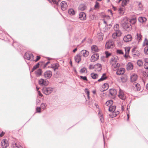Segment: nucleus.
Wrapping results in <instances>:
<instances>
[{
    "label": "nucleus",
    "mask_w": 148,
    "mask_h": 148,
    "mask_svg": "<svg viewBox=\"0 0 148 148\" xmlns=\"http://www.w3.org/2000/svg\"><path fill=\"white\" fill-rule=\"evenodd\" d=\"M122 27L125 30L129 32L132 29V26L131 24L129 22L127 18H124L121 21Z\"/></svg>",
    "instance_id": "1"
},
{
    "label": "nucleus",
    "mask_w": 148,
    "mask_h": 148,
    "mask_svg": "<svg viewBox=\"0 0 148 148\" xmlns=\"http://www.w3.org/2000/svg\"><path fill=\"white\" fill-rule=\"evenodd\" d=\"M53 90V88L51 87H45L42 89L43 93L47 95L50 94Z\"/></svg>",
    "instance_id": "2"
},
{
    "label": "nucleus",
    "mask_w": 148,
    "mask_h": 148,
    "mask_svg": "<svg viewBox=\"0 0 148 148\" xmlns=\"http://www.w3.org/2000/svg\"><path fill=\"white\" fill-rule=\"evenodd\" d=\"M114 47V44L111 40L108 41L106 43L105 47L107 49H112Z\"/></svg>",
    "instance_id": "3"
},
{
    "label": "nucleus",
    "mask_w": 148,
    "mask_h": 148,
    "mask_svg": "<svg viewBox=\"0 0 148 148\" xmlns=\"http://www.w3.org/2000/svg\"><path fill=\"white\" fill-rule=\"evenodd\" d=\"M34 56L33 54L31 53H29L28 52H26L24 55V58L28 60H30L32 61L34 60Z\"/></svg>",
    "instance_id": "4"
},
{
    "label": "nucleus",
    "mask_w": 148,
    "mask_h": 148,
    "mask_svg": "<svg viewBox=\"0 0 148 148\" xmlns=\"http://www.w3.org/2000/svg\"><path fill=\"white\" fill-rule=\"evenodd\" d=\"M118 96L120 99L124 101L126 99L125 95L124 94L123 90H122L120 89H119Z\"/></svg>",
    "instance_id": "5"
},
{
    "label": "nucleus",
    "mask_w": 148,
    "mask_h": 148,
    "mask_svg": "<svg viewBox=\"0 0 148 148\" xmlns=\"http://www.w3.org/2000/svg\"><path fill=\"white\" fill-rule=\"evenodd\" d=\"M111 64L112 68L114 71H116L117 70L120 66L119 64L116 62H114L113 63H112Z\"/></svg>",
    "instance_id": "6"
},
{
    "label": "nucleus",
    "mask_w": 148,
    "mask_h": 148,
    "mask_svg": "<svg viewBox=\"0 0 148 148\" xmlns=\"http://www.w3.org/2000/svg\"><path fill=\"white\" fill-rule=\"evenodd\" d=\"M133 88L135 91H139L140 89V86L139 84L134 82L133 84Z\"/></svg>",
    "instance_id": "7"
},
{
    "label": "nucleus",
    "mask_w": 148,
    "mask_h": 148,
    "mask_svg": "<svg viewBox=\"0 0 148 148\" xmlns=\"http://www.w3.org/2000/svg\"><path fill=\"white\" fill-rule=\"evenodd\" d=\"M39 84L40 85L42 86H46L48 84V82L47 80H45L42 79H41L39 80Z\"/></svg>",
    "instance_id": "8"
},
{
    "label": "nucleus",
    "mask_w": 148,
    "mask_h": 148,
    "mask_svg": "<svg viewBox=\"0 0 148 148\" xmlns=\"http://www.w3.org/2000/svg\"><path fill=\"white\" fill-rule=\"evenodd\" d=\"M132 37L131 35L128 34L124 36L123 40L125 42L131 41L132 39Z\"/></svg>",
    "instance_id": "9"
},
{
    "label": "nucleus",
    "mask_w": 148,
    "mask_h": 148,
    "mask_svg": "<svg viewBox=\"0 0 148 148\" xmlns=\"http://www.w3.org/2000/svg\"><path fill=\"white\" fill-rule=\"evenodd\" d=\"M99 56L97 53H95L93 55L91 58V61L92 62H94L97 60L99 58Z\"/></svg>",
    "instance_id": "10"
},
{
    "label": "nucleus",
    "mask_w": 148,
    "mask_h": 148,
    "mask_svg": "<svg viewBox=\"0 0 148 148\" xmlns=\"http://www.w3.org/2000/svg\"><path fill=\"white\" fill-rule=\"evenodd\" d=\"M1 145L2 147L3 148H6L8 145V141L6 139H3L1 142Z\"/></svg>",
    "instance_id": "11"
},
{
    "label": "nucleus",
    "mask_w": 148,
    "mask_h": 148,
    "mask_svg": "<svg viewBox=\"0 0 148 148\" xmlns=\"http://www.w3.org/2000/svg\"><path fill=\"white\" fill-rule=\"evenodd\" d=\"M44 77L47 79L50 78L52 76V72L50 71H48L44 73Z\"/></svg>",
    "instance_id": "12"
},
{
    "label": "nucleus",
    "mask_w": 148,
    "mask_h": 148,
    "mask_svg": "<svg viewBox=\"0 0 148 148\" xmlns=\"http://www.w3.org/2000/svg\"><path fill=\"white\" fill-rule=\"evenodd\" d=\"M61 8L62 10H66L67 7L66 3L65 1H62L61 3Z\"/></svg>",
    "instance_id": "13"
},
{
    "label": "nucleus",
    "mask_w": 148,
    "mask_h": 148,
    "mask_svg": "<svg viewBox=\"0 0 148 148\" xmlns=\"http://www.w3.org/2000/svg\"><path fill=\"white\" fill-rule=\"evenodd\" d=\"M80 53L81 56H82L85 57H86L89 55V52L86 50H83L81 51Z\"/></svg>",
    "instance_id": "14"
},
{
    "label": "nucleus",
    "mask_w": 148,
    "mask_h": 148,
    "mask_svg": "<svg viewBox=\"0 0 148 148\" xmlns=\"http://www.w3.org/2000/svg\"><path fill=\"white\" fill-rule=\"evenodd\" d=\"M125 71V70L124 68H121L118 70H117L116 74L118 75H122L124 73Z\"/></svg>",
    "instance_id": "15"
},
{
    "label": "nucleus",
    "mask_w": 148,
    "mask_h": 148,
    "mask_svg": "<svg viewBox=\"0 0 148 148\" xmlns=\"http://www.w3.org/2000/svg\"><path fill=\"white\" fill-rule=\"evenodd\" d=\"M94 69L97 71H100L102 69L101 64L99 63L96 64L94 65Z\"/></svg>",
    "instance_id": "16"
},
{
    "label": "nucleus",
    "mask_w": 148,
    "mask_h": 148,
    "mask_svg": "<svg viewBox=\"0 0 148 148\" xmlns=\"http://www.w3.org/2000/svg\"><path fill=\"white\" fill-rule=\"evenodd\" d=\"M92 51L93 53L98 52L99 51L97 46L96 45H93L91 47Z\"/></svg>",
    "instance_id": "17"
},
{
    "label": "nucleus",
    "mask_w": 148,
    "mask_h": 148,
    "mask_svg": "<svg viewBox=\"0 0 148 148\" xmlns=\"http://www.w3.org/2000/svg\"><path fill=\"white\" fill-rule=\"evenodd\" d=\"M79 18L82 20H84L86 18L85 14L83 12L80 13L79 15Z\"/></svg>",
    "instance_id": "18"
},
{
    "label": "nucleus",
    "mask_w": 148,
    "mask_h": 148,
    "mask_svg": "<svg viewBox=\"0 0 148 148\" xmlns=\"http://www.w3.org/2000/svg\"><path fill=\"white\" fill-rule=\"evenodd\" d=\"M59 65L58 63H54L51 64V68H52L54 71L58 69Z\"/></svg>",
    "instance_id": "19"
},
{
    "label": "nucleus",
    "mask_w": 148,
    "mask_h": 148,
    "mask_svg": "<svg viewBox=\"0 0 148 148\" xmlns=\"http://www.w3.org/2000/svg\"><path fill=\"white\" fill-rule=\"evenodd\" d=\"M81 56L80 54H78L75 57V60L76 62L79 63L81 60Z\"/></svg>",
    "instance_id": "20"
},
{
    "label": "nucleus",
    "mask_w": 148,
    "mask_h": 148,
    "mask_svg": "<svg viewBox=\"0 0 148 148\" xmlns=\"http://www.w3.org/2000/svg\"><path fill=\"white\" fill-rule=\"evenodd\" d=\"M130 49L129 47H126L125 48V54L124 55V57L126 58H128Z\"/></svg>",
    "instance_id": "21"
},
{
    "label": "nucleus",
    "mask_w": 148,
    "mask_h": 148,
    "mask_svg": "<svg viewBox=\"0 0 148 148\" xmlns=\"http://www.w3.org/2000/svg\"><path fill=\"white\" fill-rule=\"evenodd\" d=\"M109 92L111 96H114L117 94V91L115 89H111L109 90Z\"/></svg>",
    "instance_id": "22"
},
{
    "label": "nucleus",
    "mask_w": 148,
    "mask_h": 148,
    "mask_svg": "<svg viewBox=\"0 0 148 148\" xmlns=\"http://www.w3.org/2000/svg\"><path fill=\"white\" fill-rule=\"evenodd\" d=\"M119 26L118 24H116L114 27V31L115 32H119V33H121V31L119 29Z\"/></svg>",
    "instance_id": "23"
},
{
    "label": "nucleus",
    "mask_w": 148,
    "mask_h": 148,
    "mask_svg": "<svg viewBox=\"0 0 148 148\" xmlns=\"http://www.w3.org/2000/svg\"><path fill=\"white\" fill-rule=\"evenodd\" d=\"M138 76L137 75L134 74L130 77L131 81L132 82L136 81L137 79Z\"/></svg>",
    "instance_id": "24"
},
{
    "label": "nucleus",
    "mask_w": 148,
    "mask_h": 148,
    "mask_svg": "<svg viewBox=\"0 0 148 148\" xmlns=\"http://www.w3.org/2000/svg\"><path fill=\"white\" fill-rule=\"evenodd\" d=\"M121 33H119L118 32H114L112 35V37L113 38L115 39L117 38V37L120 36H121Z\"/></svg>",
    "instance_id": "25"
},
{
    "label": "nucleus",
    "mask_w": 148,
    "mask_h": 148,
    "mask_svg": "<svg viewBox=\"0 0 148 148\" xmlns=\"http://www.w3.org/2000/svg\"><path fill=\"white\" fill-rule=\"evenodd\" d=\"M103 23L105 24V27L106 28V30H108L112 27V25L110 23L108 24H107V23L105 20L103 21Z\"/></svg>",
    "instance_id": "26"
},
{
    "label": "nucleus",
    "mask_w": 148,
    "mask_h": 148,
    "mask_svg": "<svg viewBox=\"0 0 148 148\" xmlns=\"http://www.w3.org/2000/svg\"><path fill=\"white\" fill-rule=\"evenodd\" d=\"M97 38L99 40H102L103 38V34L101 32L98 33L97 35Z\"/></svg>",
    "instance_id": "27"
},
{
    "label": "nucleus",
    "mask_w": 148,
    "mask_h": 148,
    "mask_svg": "<svg viewBox=\"0 0 148 148\" xmlns=\"http://www.w3.org/2000/svg\"><path fill=\"white\" fill-rule=\"evenodd\" d=\"M119 60L118 57L117 56H114L112 57L111 58V63L114 62H117Z\"/></svg>",
    "instance_id": "28"
},
{
    "label": "nucleus",
    "mask_w": 148,
    "mask_h": 148,
    "mask_svg": "<svg viewBox=\"0 0 148 148\" xmlns=\"http://www.w3.org/2000/svg\"><path fill=\"white\" fill-rule=\"evenodd\" d=\"M107 78V77L106 76V74L103 73L101 78L98 80V81L101 82L104 80L106 79Z\"/></svg>",
    "instance_id": "29"
},
{
    "label": "nucleus",
    "mask_w": 148,
    "mask_h": 148,
    "mask_svg": "<svg viewBox=\"0 0 148 148\" xmlns=\"http://www.w3.org/2000/svg\"><path fill=\"white\" fill-rule=\"evenodd\" d=\"M113 103V101L112 100H110L107 101L106 102V104L107 106L110 107L112 106Z\"/></svg>",
    "instance_id": "30"
},
{
    "label": "nucleus",
    "mask_w": 148,
    "mask_h": 148,
    "mask_svg": "<svg viewBox=\"0 0 148 148\" xmlns=\"http://www.w3.org/2000/svg\"><path fill=\"white\" fill-rule=\"evenodd\" d=\"M129 0H119L118 3H120L121 1H122L121 5L124 7L125 5H126L127 2H128Z\"/></svg>",
    "instance_id": "31"
},
{
    "label": "nucleus",
    "mask_w": 148,
    "mask_h": 148,
    "mask_svg": "<svg viewBox=\"0 0 148 148\" xmlns=\"http://www.w3.org/2000/svg\"><path fill=\"white\" fill-rule=\"evenodd\" d=\"M116 107L115 106H112L109 107L108 109L109 111L110 112H113L116 109Z\"/></svg>",
    "instance_id": "32"
},
{
    "label": "nucleus",
    "mask_w": 148,
    "mask_h": 148,
    "mask_svg": "<svg viewBox=\"0 0 148 148\" xmlns=\"http://www.w3.org/2000/svg\"><path fill=\"white\" fill-rule=\"evenodd\" d=\"M145 63L144 66L145 69L148 70V59L147 58L145 60Z\"/></svg>",
    "instance_id": "33"
},
{
    "label": "nucleus",
    "mask_w": 148,
    "mask_h": 148,
    "mask_svg": "<svg viewBox=\"0 0 148 148\" xmlns=\"http://www.w3.org/2000/svg\"><path fill=\"white\" fill-rule=\"evenodd\" d=\"M133 66L132 64L130 62L127 65V70H132L133 69Z\"/></svg>",
    "instance_id": "34"
},
{
    "label": "nucleus",
    "mask_w": 148,
    "mask_h": 148,
    "mask_svg": "<svg viewBox=\"0 0 148 148\" xmlns=\"http://www.w3.org/2000/svg\"><path fill=\"white\" fill-rule=\"evenodd\" d=\"M12 147H16L17 148H23V147L19 145H17L14 142L12 143Z\"/></svg>",
    "instance_id": "35"
},
{
    "label": "nucleus",
    "mask_w": 148,
    "mask_h": 148,
    "mask_svg": "<svg viewBox=\"0 0 148 148\" xmlns=\"http://www.w3.org/2000/svg\"><path fill=\"white\" fill-rule=\"evenodd\" d=\"M138 20L139 22L140 23H143L146 21L147 19L145 17H140L138 18Z\"/></svg>",
    "instance_id": "36"
},
{
    "label": "nucleus",
    "mask_w": 148,
    "mask_h": 148,
    "mask_svg": "<svg viewBox=\"0 0 148 148\" xmlns=\"http://www.w3.org/2000/svg\"><path fill=\"white\" fill-rule=\"evenodd\" d=\"M109 87L108 84L107 83H105L102 86L103 91H105L108 89Z\"/></svg>",
    "instance_id": "37"
},
{
    "label": "nucleus",
    "mask_w": 148,
    "mask_h": 148,
    "mask_svg": "<svg viewBox=\"0 0 148 148\" xmlns=\"http://www.w3.org/2000/svg\"><path fill=\"white\" fill-rule=\"evenodd\" d=\"M136 21V18H134L131 19L129 21V22L132 24L134 25V24Z\"/></svg>",
    "instance_id": "38"
},
{
    "label": "nucleus",
    "mask_w": 148,
    "mask_h": 148,
    "mask_svg": "<svg viewBox=\"0 0 148 148\" xmlns=\"http://www.w3.org/2000/svg\"><path fill=\"white\" fill-rule=\"evenodd\" d=\"M119 13L120 14L123 15L124 13V7L120 8L119 9Z\"/></svg>",
    "instance_id": "39"
},
{
    "label": "nucleus",
    "mask_w": 148,
    "mask_h": 148,
    "mask_svg": "<svg viewBox=\"0 0 148 148\" xmlns=\"http://www.w3.org/2000/svg\"><path fill=\"white\" fill-rule=\"evenodd\" d=\"M68 13L71 15H73L75 14V12L74 10L73 9H70L68 10Z\"/></svg>",
    "instance_id": "40"
},
{
    "label": "nucleus",
    "mask_w": 148,
    "mask_h": 148,
    "mask_svg": "<svg viewBox=\"0 0 148 148\" xmlns=\"http://www.w3.org/2000/svg\"><path fill=\"white\" fill-rule=\"evenodd\" d=\"M86 8V7L84 4H80L79 7V9L82 11L84 10Z\"/></svg>",
    "instance_id": "41"
},
{
    "label": "nucleus",
    "mask_w": 148,
    "mask_h": 148,
    "mask_svg": "<svg viewBox=\"0 0 148 148\" xmlns=\"http://www.w3.org/2000/svg\"><path fill=\"white\" fill-rule=\"evenodd\" d=\"M91 76L92 78L95 79L97 78L98 75L97 74L92 73L91 74Z\"/></svg>",
    "instance_id": "42"
},
{
    "label": "nucleus",
    "mask_w": 148,
    "mask_h": 148,
    "mask_svg": "<svg viewBox=\"0 0 148 148\" xmlns=\"http://www.w3.org/2000/svg\"><path fill=\"white\" fill-rule=\"evenodd\" d=\"M101 122L102 123L103 122V115L100 113V111L98 113Z\"/></svg>",
    "instance_id": "43"
},
{
    "label": "nucleus",
    "mask_w": 148,
    "mask_h": 148,
    "mask_svg": "<svg viewBox=\"0 0 148 148\" xmlns=\"http://www.w3.org/2000/svg\"><path fill=\"white\" fill-rule=\"evenodd\" d=\"M42 71L41 69H38L36 71V73L38 76H39L41 75Z\"/></svg>",
    "instance_id": "44"
},
{
    "label": "nucleus",
    "mask_w": 148,
    "mask_h": 148,
    "mask_svg": "<svg viewBox=\"0 0 148 148\" xmlns=\"http://www.w3.org/2000/svg\"><path fill=\"white\" fill-rule=\"evenodd\" d=\"M145 45L148 46V40L146 38H145L143 44V47H144Z\"/></svg>",
    "instance_id": "45"
},
{
    "label": "nucleus",
    "mask_w": 148,
    "mask_h": 148,
    "mask_svg": "<svg viewBox=\"0 0 148 148\" xmlns=\"http://www.w3.org/2000/svg\"><path fill=\"white\" fill-rule=\"evenodd\" d=\"M142 37V36L140 34H137L136 38L138 41L141 40Z\"/></svg>",
    "instance_id": "46"
},
{
    "label": "nucleus",
    "mask_w": 148,
    "mask_h": 148,
    "mask_svg": "<svg viewBox=\"0 0 148 148\" xmlns=\"http://www.w3.org/2000/svg\"><path fill=\"white\" fill-rule=\"evenodd\" d=\"M116 52L117 54L120 55L123 54L124 53L123 52V51L121 49H117L116 51Z\"/></svg>",
    "instance_id": "47"
},
{
    "label": "nucleus",
    "mask_w": 148,
    "mask_h": 148,
    "mask_svg": "<svg viewBox=\"0 0 148 148\" xmlns=\"http://www.w3.org/2000/svg\"><path fill=\"white\" fill-rule=\"evenodd\" d=\"M148 70L143 72V75L145 77H148Z\"/></svg>",
    "instance_id": "48"
},
{
    "label": "nucleus",
    "mask_w": 148,
    "mask_h": 148,
    "mask_svg": "<svg viewBox=\"0 0 148 148\" xmlns=\"http://www.w3.org/2000/svg\"><path fill=\"white\" fill-rule=\"evenodd\" d=\"M137 65L139 66H141L143 64L142 61L140 60H138L137 62Z\"/></svg>",
    "instance_id": "49"
},
{
    "label": "nucleus",
    "mask_w": 148,
    "mask_h": 148,
    "mask_svg": "<svg viewBox=\"0 0 148 148\" xmlns=\"http://www.w3.org/2000/svg\"><path fill=\"white\" fill-rule=\"evenodd\" d=\"M144 51L145 54L147 55L148 54V46L145 48Z\"/></svg>",
    "instance_id": "50"
},
{
    "label": "nucleus",
    "mask_w": 148,
    "mask_h": 148,
    "mask_svg": "<svg viewBox=\"0 0 148 148\" xmlns=\"http://www.w3.org/2000/svg\"><path fill=\"white\" fill-rule=\"evenodd\" d=\"M142 5L141 3H140L138 5V10H141L142 9Z\"/></svg>",
    "instance_id": "51"
},
{
    "label": "nucleus",
    "mask_w": 148,
    "mask_h": 148,
    "mask_svg": "<svg viewBox=\"0 0 148 148\" xmlns=\"http://www.w3.org/2000/svg\"><path fill=\"white\" fill-rule=\"evenodd\" d=\"M39 63H37L36 65H34L33 68L32 70H34L38 68L39 66Z\"/></svg>",
    "instance_id": "52"
},
{
    "label": "nucleus",
    "mask_w": 148,
    "mask_h": 148,
    "mask_svg": "<svg viewBox=\"0 0 148 148\" xmlns=\"http://www.w3.org/2000/svg\"><path fill=\"white\" fill-rule=\"evenodd\" d=\"M86 71H87L85 67H83L80 70V72L81 73H83L85 72Z\"/></svg>",
    "instance_id": "53"
},
{
    "label": "nucleus",
    "mask_w": 148,
    "mask_h": 148,
    "mask_svg": "<svg viewBox=\"0 0 148 148\" xmlns=\"http://www.w3.org/2000/svg\"><path fill=\"white\" fill-rule=\"evenodd\" d=\"M46 106V105L45 103H42L40 106V108H42L43 109H44L45 108Z\"/></svg>",
    "instance_id": "54"
},
{
    "label": "nucleus",
    "mask_w": 148,
    "mask_h": 148,
    "mask_svg": "<svg viewBox=\"0 0 148 148\" xmlns=\"http://www.w3.org/2000/svg\"><path fill=\"white\" fill-rule=\"evenodd\" d=\"M85 93L87 94L88 97L89 98V92L88 90L86 88L85 90Z\"/></svg>",
    "instance_id": "55"
},
{
    "label": "nucleus",
    "mask_w": 148,
    "mask_h": 148,
    "mask_svg": "<svg viewBox=\"0 0 148 148\" xmlns=\"http://www.w3.org/2000/svg\"><path fill=\"white\" fill-rule=\"evenodd\" d=\"M105 54L106 55V57L107 58L108 57L110 56L111 55V53L108 52L107 51H105Z\"/></svg>",
    "instance_id": "56"
},
{
    "label": "nucleus",
    "mask_w": 148,
    "mask_h": 148,
    "mask_svg": "<svg viewBox=\"0 0 148 148\" xmlns=\"http://www.w3.org/2000/svg\"><path fill=\"white\" fill-rule=\"evenodd\" d=\"M99 3L97 2H96V3H95V8H98L99 7Z\"/></svg>",
    "instance_id": "57"
},
{
    "label": "nucleus",
    "mask_w": 148,
    "mask_h": 148,
    "mask_svg": "<svg viewBox=\"0 0 148 148\" xmlns=\"http://www.w3.org/2000/svg\"><path fill=\"white\" fill-rule=\"evenodd\" d=\"M80 77L81 79H82L83 80H85V81H87L88 79L85 76H80Z\"/></svg>",
    "instance_id": "58"
},
{
    "label": "nucleus",
    "mask_w": 148,
    "mask_h": 148,
    "mask_svg": "<svg viewBox=\"0 0 148 148\" xmlns=\"http://www.w3.org/2000/svg\"><path fill=\"white\" fill-rule=\"evenodd\" d=\"M41 108L40 107H37L36 108V111L37 112H41L40 111Z\"/></svg>",
    "instance_id": "59"
},
{
    "label": "nucleus",
    "mask_w": 148,
    "mask_h": 148,
    "mask_svg": "<svg viewBox=\"0 0 148 148\" xmlns=\"http://www.w3.org/2000/svg\"><path fill=\"white\" fill-rule=\"evenodd\" d=\"M36 57H37V58L36 60H33L34 61H35V62H36V61H38V60H39L40 58V57L39 56H36Z\"/></svg>",
    "instance_id": "60"
},
{
    "label": "nucleus",
    "mask_w": 148,
    "mask_h": 148,
    "mask_svg": "<svg viewBox=\"0 0 148 148\" xmlns=\"http://www.w3.org/2000/svg\"><path fill=\"white\" fill-rule=\"evenodd\" d=\"M93 68L94 69V65L93 66V65L91 64L89 66V69H92Z\"/></svg>",
    "instance_id": "61"
},
{
    "label": "nucleus",
    "mask_w": 148,
    "mask_h": 148,
    "mask_svg": "<svg viewBox=\"0 0 148 148\" xmlns=\"http://www.w3.org/2000/svg\"><path fill=\"white\" fill-rule=\"evenodd\" d=\"M54 3L56 4L57 5H58V2L56 1V0H51Z\"/></svg>",
    "instance_id": "62"
},
{
    "label": "nucleus",
    "mask_w": 148,
    "mask_h": 148,
    "mask_svg": "<svg viewBox=\"0 0 148 148\" xmlns=\"http://www.w3.org/2000/svg\"><path fill=\"white\" fill-rule=\"evenodd\" d=\"M121 79L123 82H125L126 81V79L124 77L121 78Z\"/></svg>",
    "instance_id": "63"
},
{
    "label": "nucleus",
    "mask_w": 148,
    "mask_h": 148,
    "mask_svg": "<svg viewBox=\"0 0 148 148\" xmlns=\"http://www.w3.org/2000/svg\"><path fill=\"white\" fill-rule=\"evenodd\" d=\"M38 94L40 96L42 97L43 95L40 92V91H38Z\"/></svg>",
    "instance_id": "64"
}]
</instances>
